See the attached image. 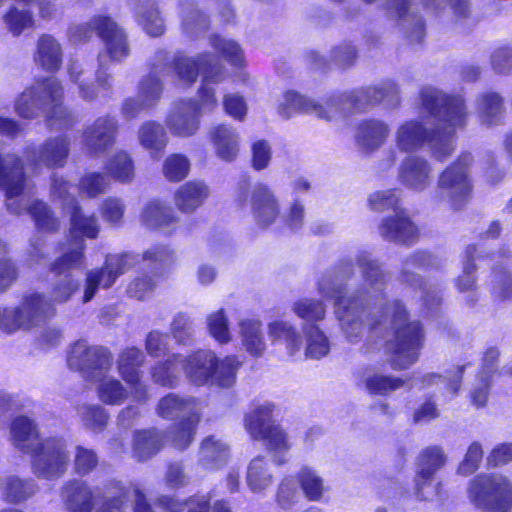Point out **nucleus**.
I'll list each match as a JSON object with an SVG mask.
<instances>
[{"mask_svg": "<svg viewBox=\"0 0 512 512\" xmlns=\"http://www.w3.org/2000/svg\"><path fill=\"white\" fill-rule=\"evenodd\" d=\"M389 279L379 262L366 251L358 252L354 260L343 259L326 272L318 282L320 294L335 301V315L345 338L359 342L368 329L373 337H385V353L394 370H404L416 363L424 345V331L419 321L408 322L401 302L392 300L374 307L383 296Z\"/></svg>", "mask_w": 512, "mask_h": 512, "instance_id": "obj_1", "label": "nucleus"}, {"mask_svg": "<svg viewBox=\"0 0 512 512\" xmlns=\"http://www.w3.org/2000/svg\"><path fill=\"white\" fill-rule=\"evenodd\" d=\"M0 188L5 191L6 208L10 213L21 215L27 211L42 231L55 232L60 228V221L44 202L34 201L27 206L23 195L29 188L20 157L0 154Z\"/></svg>", "mask_w": 512, "mask_h": 512, "instance_id": "obj_3", "label": "nucleus"}, {"mask_svg": "<svg viewBox=\"0 0 512 512\" xmlns=\"http://www.w3.org/2000/svg\"><path fill=\"white\" fill-rule=\"evenodd\" d=\"M77 414L83 425L90 430H102L108 421V414L99 404H81L77 407Z\"/></svg>", "mask_w": 512, "mask_h": 512, "instance_id": "obj_63", "label": "nucleus"}, {"mask_svg": "<svg viewBox=\"0 0 512 512\" xmlns=\"http://www.w3.org/2000/svg\"><path fill=\"white\" fill-rule=\"evenodd\" d=\"M181 9V28L188 37H197L204 33L209 25L207 16L199 10L194 0H179Z\"/></svg>", "mask_w": 512, "mask_h": 512, "instance_id": "obj_42", "label": "nucleus"}, {"mask_svg": "<svg viewBox=\"0 0 512 512\" xmlns=\"http://www.w3.org/2000/svg\"><path fill=\"white\" fill-rule=\"evenodd\" d=\"M398 182L414 192H423L433 181V167L430 161L420 155L405 156L397 170Z\"/></svg>", "mask_w": 512, "mask_h": 512, "instance_id": "obj_20", "label": "nucleus"}, {"mask_svg": "<svg viewBox=\"0 0 512 512\" xmlns=\"http://www.w3.org/2000/svg\"><path fill=\"white\" fill-rule=\"evenodd\" d=\"M239 206L250 207L252 218L257 226L268 228L280 216V202L274 191L264 183H257L251 190L241 188L236 196Z\"/></svg>", "mask_w": 512, "mask_h": 512, "instance_id": "obj_15", "label": "nucleus"}, {"mask_svg": "<svg viewBox=\"0 0 512 512\" xmlns=\"http://www.w3.org/2000/svg\"><path fill=\"white\" fill-rule=\"evenodd\" d=\"M85 248L84 240H78V243L69 241V249L61 256L56 258L50 264V271L56 275H70L69 272L74 269H81L85 266Z\"/></svg>", "mask_w": 512, "mask_h": 512, "instance_id": "obj_43", "label": "nucleus"}, {"mask_svg": "<svg viewBox=\"0 0 512 512\" xmlns=\"http://www.w3.org/2000/svg\"><path fill=\"white\" fill-rule=\"evenodd\" d=\"M292 311L307 322L324 319L326 308L322 301L313 298H302L292 304Z\"/></svg>", "mask_w": 512, "mask_h": 512, "instance_id": "obj_64", "label": "nucleus"}, {"mask_svg": "<svg viewBox=\"0 0 512 512\" xmlns=\"http://www.w3.org/2000/svg\"><path fill=\"white\" fill-rule=\"evenodd\" d=\"M241 366L235 356L218 359L215 352L199 349L188 355H182L180 367L186 378L196 386H216L230 388L236 381Z\"/></svg>", "mask_w": 512, "mask_h": 512, "instance_id": "obj_7", "label": "nucleus"}, {"mask_svg": "<svg viewBox=\"0 0 512 512\" xmlns=\"http://www.w3.org/2000/svg\"><path fill=\"white\" fill-rule=\"evenodd\" d=\"M390 135L387 123L378 119H367L358 124L355 133L357 147L364 153L380 149Z\"/></svg>", "mask_w": 512, "mask_h": 512, "instance_id": "obj_27", "label": "nucleus"}, {"mask_svg": "<svg viewBox=\"0 0 512 512\" xmlns=\"http://www.w3.org/2000/svg\"><path fill=\"white\" fill-rule=\"evenodd\" d=\"M243 348L251 356L260 357L266 350L262 323L257 319H242L238 323Z\"/></svg>", "mask_w": 512, "mask_h": 512, "instance_id": "obj_39", "label": "nucleus"}, {"mask_svg": "<svg viewBox=\"0 0 512 512\" xmlns=\"http://www.w3.org/2000/svg\"><path fill=\"white\" fill-rule=\"evenodd\" d=\"M62 47L52 35H41L36 44L34 62L46 71H57L62 64Z\"/></svg>", "mask_w": 512, "mask_h": 512, "instance_id": "obj_38", "label": "nucleus"}, {"mask_svg": "<svg viewBox=\"0 0 512 512\" xmlns=\"http://www.w3.org/2000/svg\"><path fill=\"white\" fill-rule=\"evenodd\" d=\"M37 485L31 479L22 480L16 476H7L1 482V492L5 501L20 503L35 494Z\"/></svg>", "mask_w": 512, "mask_h": 512, "instance_id": "obj_52", "label": "nucleus"}, {"mask_svg": "<svg viewBox=\"0 0 512 512\" xmlns=\"http://www.w3.org/2000/svg\"><path fill=\"white\" fill-rule=\"evenodd\" d=\"M164 444V435L157 429L135 432L133 455L139 462L147 461L159 452Z\"/></svg>", "mask_w": 512, "mask_h": 512, "instance_id": "obj_45", "label": "nucleus"}, {"mask_svg": "<svg viewBox=\"0 0 512 512\" xmlns=\"http://www.w3.org/2000/svg\"><path fill=\"white\" fill-rule=\"evenodd\" d=\"M140 144L150 151L153 158H158L159 153L166 147L168 138L164 127L157 122L147 121L138 130Z\"/></svg>", "mask_w": 512, "mask_h": 512, "instance_id": "obj_49", "label": "nucleus"}, {"mask_svg": "<svg viewBox=\"0 0 512 512\" xmlns=\"http://www.w3.org/2000/svg\"><path fill=\"white\" fill-rule=\"evenodd\" d=\"M394 142L397 149L404 153L415 152L428 143L434 157L439 161H444L452 154L449 139L443 142L439 138V133L415 119L406 120L396 128Z\"/></svg>", "mask_w": 512, "mask_h": 512, "instance_id": "obj_11", "label": "nucleus"}, {"mask_svg": "<svg viewBox=\"0 0 512 512\" xmlns=\"http://www.w3.org/2000/svg\"><path fill=\"white\" fill-rule=\"evenodd\" d=\"M136 7L137 21L144 31L153 37L164 32V21L160 16L154 0H137Z\"/></svg>", "mask_w": 512, "mask_h": 512, "instance_id": "obj_51", "label": "nucleus"}, {"mask_svg": "<svg viewBox=\"0 0 512 512\" xmlns=\"http://www.w3.org/2000/svg\"><path fill=\"white\" fill-rule=\"evenodd\" d=\"M480 248L477 245H469L465 250V262L463 273L456 279V287L459 292H468L467 301L474 303L476 301L475 293V277L474 271L476 266L473 264L477 258Z\"/></svg>", "mask_w": 512, "mask_h": 512, "instance_id": "obj_53", "label": "nucleus"}, {"mask_svg": "<svg viewBox=\"0 0 512 512\" xmlns=\"http://www.w3.org/2000/svg\"><path fill=\"white\" fill-rule=\"evenodd\" d=\"M467 495L470 502L486 512L512 508V482L502 474L482 473L469 481Z\"/></svg>", "mask_w": 512, "mask_h": 512, "instance_id": "obj_9", "label": "nucleus"}, {"mask_svg": "<svg viewBox=\"0 0 512 512\" xmlns=\"http://www.w3.org/2000/svg\"><path fill=\"white\" fill-rule=\"evenodd\" d=\"M92 382H97V396L106 405H121L129 396L128 389L120 380L112 376L103 374L98 379H93Z\"/></svg>", "mask_w": 512, "mask_h": 512, "instance_id": "obj_48", "label": "nucleus"}, {"mask_svg": "<svg viewBox=\"0 0 512 512\" xmlns=\"http://www.w3.org/2000/svg\"><path fill=\"white\" fill-rule=\"evenodd\" d=\"M157 414L164 419L181 420L200 417V405L193 397H181L174 393L162 397L157 405Z\"/></svg>", "mask_w": 512, "mask_h": 512, "instance_id": "obj_31", "label": "nucleus"}, {"mask_svg": "<svg viewBox=\"0 0 512 512\" xmlns=\"http://www.w3.org/2000/svg\"><path fill=\"white\" fill-rule=\"evenodd\" d=\"M200 417L180 420L170 432L169 439L178 450L186 449L194 439Z\"/></svg>", "mask_w": 512, "mask_h": 512, "instance_id": "obj_62", "label": "nucleus"}, {"mask_svg": "<svg viewBox=\"0 0 512 512\" xmlns=\"http://www.w3.org/2000/svg\"><path fill=\"white\" fill-rule=\"evenodd\" d=\"M429 10L439 13L449 4L455 24L462 31L474 25L470 17L468 0H443L440 5H434L429 0H421ZM385 9L389 17L398 21L399 26L411 43H420L425 35V25L417 12L414 0H386Z\"/></svg>", "mask_w": 512, "mask_h": 512, "instance_id": "obj_5", "label": "nucleus"}, {"mask_svg": "<svg viewBox=\"0 0 512 512\" xmlns=\"http://www.w3.org/2000/svg\"><path fill=\"white\" fill-rule=\"evenodd\" d=\"M223 66L212 53L199 54L196 57L180 56L173 62L174 72L178 81L191 86L196 82L199 73L204 75L207 66Z\"/></svg>", "mask_w": 512, "mask_h": 512, "instance_id": "obj_30", "label": "nucleus"}, {"mask_svg": "<svg viewBox=\"0 0 512 512\" xmlns=\"http://www.w3.org/2000/svg\"><path fill=\"white\" fill-rule=\"evenodd\" d=\"M156 62L152 63L151 72L139 84L138 97L143 99L144 105L154 107L161 98L163 83L158 74L164 75L168 71V55L165 51L156 54Z\"/></svg>", "mask_w": 512, "mask_h": 512, "instance_id": "obj_29", "label": "nucleus"}, {"mask_svg": "<svg viewBox=\"0 0 512 512\" xmlns=\"http://www.w3.org/2000/svg\"><path fill=\"white\" fill-rule=\"evenodd\" d=\"M107 174L114 180L121 183H129L134 179V162L125 151H119L110 157L106 164Z\"/></svg>", "mask_w": 512, "mask_h": 512, "instance_id": "obj_55", "label": "nucleus"}, {"mask_svg": "<svg viewBox=\"0 0 512 512\" xmlns=\"http://www.w3.org/2000/svg\"><path fill=\"white\" fill-rule=\"evenodd\" d=\"M63 87L53 76L36 80L19 94L14 102V110L24 119L45 116L51 128L64 129L72 125L73 118L62 105Z\"/></svg>", "mask_w": 512, "mask_h": 512, "instance_id": "obj_4", "label": "nucleus"}, {"mask_svg": "<svg viewBox=\"0 0 512 512\" xmlns=\"http://www.w3.org/2000/svg\"><path fill=\"white\" fill-rule=\"evenodd\" d=\"M70 152V140L65 136L46 139L38 147H28L26 160L34 167L60 168L67 161Z\"/></svg>", "mask_w": 512, "mask_h": 512, "instance_id": "obj_19", "label": "nucleus"}, {"mask_svg": "<svg viewBox=\"0 0 512 512\" xmlns=\"http://www.w3.org/2000/svg\"><path fill=\"white\" fill-rule=\"evenodd\" d=\"M276 409L274 403L264 402L255 406L244 417V427L247 433L254 440H259L264 434L278 423L273 419Z\"/></svg>", "mask_w": 512, "mask_h": 512, "instance_id": "obj_36", "label": "nucleus"}, {"mask_svg": "<svg viewBox=\"0 0 512 512\" xmlns=\"http://www.w3.org/2000/svg\"><path fill=\"white\" fill-rule=\"evenodd\" d=\"M70 214L68 241L96 239L100 232V223L95 214H86L79 204L67 211Z\"/></svg>", "mask_w": 512, "mask_h": 512, "instance_id": "obj_34", "label": "nucleus"}, {"mask_svg": "<svg viewBox=\"0 0 512 512\" xmlns=\"http://www.w3.org/2000/svg\"><path fill=\"white\" fill-rule=\"evenodd\" d=\"M140 219L146 227L165 233L175 230L179 221L173 208L158 200L150 201L144 206Z\"/></svg>", "mask_w": 512, "mask_h": 512, "instance_id": "obj_32", "label": "nucleus"}, {"mask_svg": "<svg viewBox=\"0 0 512 512\" xmlns=\"http://www.w3.org/2000/svg\"><path fill=\"white\" fill-rule=\"evenodd\" d=\"M131 496L134 499L135 512H153L145 494L136 483L125 487L119 481L112 480L103 488L93 489L85 481L70 480L61 489L67 512H92L98 499H101L102 504L96 512H123L122 506Z\"/></svg>", "mask_w": 512, "mask_h": 512, "instance_id": "obj_2", "label": "nucleus"}, {"mask_svg": "<svg viewBox=\"0 0 512 512\" xmlns=\"http://www.w3.org/2000/svg\"><path fill=\"white\" fill-rule=\"evenodd\" d=\"M145 356L136 347H129L121 351L117 360V368L124 381H136L141 374L139 368L143 365Z\"/></svg>", "mask_w": 512, "mask_h": 512, "instance_id": "obj_56", "label": "nucleus"}, {"mask_svg": "<svg viewBox=\"0 0 512 512\" xmlns=\"http://www.w3.org/2000/svg\"><path fill=\"white\" fill-rule=\"evenodd\" d=\"M29 454L31 455V470L40 479L56 480L61 478L70 463L67 442L60 437L42 440Z\"/></svg>", "mask_w": 512, "mask_h": 512, "instance_id": "obj_12", "label": "nucleus"}, {"mask_svg": "<svg viewBox=\"0 0 512 512\" xmlns=\"http://www.w3.org/2000/svg\"><path fill=\"white\" fill-rule=\"evenodd\" d=\"M446 460L439 446H430L420 452L414 477V493L418 500L429 501L438 494L440 483L434 484V475L444 467Z\"/></svg>", "mask_w": 512, "mask_h": 512, "instance_id": "obj_17", "label": "nucleus"}, {"mask_svg": "<svg viewBox=\"0 0 512 512\" xmlns=\"http://www.w3.org/2000/svg\"><path fill=\"white\" fill-rule=\"evenodd\" d=\"M303 331L306 337V358L319 360L326 357L330 352V342L326 334L314 324L305 325Z\"/></svg>", "mask_w": 512, "mask_h": 512, "instance_id": "obj_54", "label": "nucleus"}, {"mask_svg": "<svg viewBox=\"0 0 512 512\" xmlns=\"http://www.w3.org/2000/svg\"><path fill=\"white\" fill-rule=\"evenodd\" d=\"M226 78L224 66H207L201 79L198 90L200 115L204 112H212L218 106V100L213 85L219 84Z\"/></svg>", "mask_w": 512, "mask_h": 512, "instance_id": "obj_37", "label": "nucleus"}, {"mask_svg": "<svg viewBox=\"0 0 512 512\" xmlns=\"http://www.w3.org/2000/svg\"><path fill=\"white\" fill-rule=\"evenodd\" d=\"M421 108L430 116L444 125L443 130L436 128L439 138L452 144L455 149V134L464 129L469 121V111L466 100L461 94H448L433 86H424L419 93Z\"/></svg>", "mask_w": 512, "mask_h": 512, "instance_id": "obj_6", "label": "nucleus"}, {"mask_svg": "<svg viewBox=\"0 0 512 512\" xmlns=\"http://www.w3.org/2000/svg\"><path fill=\"white\" fill-rule=\"evenodd\" d=\"M268 333L273 341L285 344L287 353L290 356H295L303 347L301 335L295 326L288 321L275 320L271 322L268 325Z\"/></svg>", "mask_w": 512, "mask_h": 512, "instance_id": "obj_46", "label": "nucleus"}, {"mask_svg": "<svg viewBox=\"0 0 512 512\" xmlns=\"http://www.w3.org/2000/svg\"><path fill=\"white\" fill-rule=\"evenodd\" d=\"M381 237L399 244H412L418 238V229L404 211L382 219L379 225Z\"/></svg>", "mask_w": 512, "mask_h": 512, "instance_id": "obj_26", "label": "nucleus"}, {"mask_svg": "<svg viewBox=\"0 0 512 512\" xmlns=\"http://www.w3.org/2000/svg\"><path fill=\"white\" fill-rule=\"evenodd\" d=\"M339 101L340 113L364 111L378 104L386 108H395L400 103L398 85L392 80H383L375 85L343 93L331 102Z\"/></svg>", "mask_w": 512, "mask_h": 512, "instance_id": "obj_13", "label": "nucleus"}, {"mask_svg": "<svg viewBox=\"0 0 512 512\" xmlns=\"http://www.w3.org/2000/svg\"><path fill=\"white\" fill-rule=\"evenodd\" d=\"M200 107L193 99L175 103L166 119V125L172 134L189 137L194 135L200 125Z\"/></svg>", "mask_w": 512, "mask_h": 512, "instance_id": "obj_23", "label": "nucleus"}, {"mask_svg": "<svg viewBox=\"0 0 512 512\" xmlns=\"http://www.w3.org/2000/svg\"><path fill=\"white\" fill-rule=\"evenodd\" d=\"M474 110L482 126L491 128L502 125L506 113L505 98L497 91L485 90L476 96Z\"/></svg>", "mask_w": 512, "mask_h": 512, "instance_id": "obj_25", "label": "nucleus"}, {"mask_svg": "<svg viewBox=\"0 0 512 512\" xmlns=\"http://www.w3.org/2000/svg\"><path fill=\"white\" fill-rule=\"evenodd\" d=\"M336 97L337 95H333L327 99L325 108L296 91H287L279 103L278 111L285 118H290L295 113H313L321 119L331 120L336 113L341 114L339 101L331 102Z\"/></svg>", "mask_w": 512, "mask_h": 512, "instance_id": "obj_21", "label": "nucleus"}, {"mask_svg": "<svg viewBox=\"0 0 512 512\" xmlns=\"http://www.w3.org/2000/svg\"><path fill=\"white\" fill-rule=\"evenodd\" d=\"M210 45L232 66L239 67L244 63V52L236 41L214 35L210 38Z\"/></svg>", "mask_w": 512, "mask_h": 512, "instance_id": "obj_61", "label": "nucleus"}, {"mask_svg": "<svg viewBox=\"0 0 512 512\" xmlns=\"http://www.w3.org/2000/svg\"><path fill=\"white\" fill-rule=\"evenodd\" d=\"M13 445L24 453H30L41 441L38 440V431L34 422L25 416L17 417L10 428Z\"/></svg>", "mask_w": 512, "mask_h": 512, "instance_id": "obj_41", "label": "nucleus"}, {"mask_svg": "<svg viewBox=\"0 0 512 512\" xmlns=\"http://www.w3.org/2000/svg\"><path fill=\"white\" fill-rule=\"evenodd\" d=\"M273 474L269 461L264 456L253 458L247 467L246 483L254 493H261L271 486Z\"/></svg>", "mask_w": 512, "mask_h": 512, "instance_id": "obj_47", "label": "nucleus"}, {"mask_svg": "<svg viewBox=\"0 0 512 512\" xmlns=\"http://www.w3.org/2000/svg\"><path fill=\"white\" fill-rule=\"evenodd\" d=\"M440 260L429 252L416 251L406 257L402 263L400 280L416 288L418 285L421 287L422 299L428 309H432L440 304L441 297L439 291L436 289L431 290L426 284L422 286L421 279L415 271H422L429 268H438Z\"/></svg>", "mask_w": 512, "mask_h": 512, "instance_id": "obj_18", "label": "nucleus"}, {"mask_svg": "<svg viewBox=\"0 0 512 512\" xmlns=\"http://www.w3.org/2000/svg\"><path fill=\"white\" fill-rule=\"evenodd\" d=\"M209 138L216 155L227 162L233 161L239 152L238 132L229 125L218 124L209 130Z\"/></svg>", "mask_w": 512, "mask_h": 512, "instance_id": "obj_35", "label": "nucleus"}, {"mask_svg": "<svg viewBox=\"0 0 512 512\" xmlns=\"http://www.w3.org/2000/svg\"><path fill=\"white\" fill-rule=\"evenodd\" d=\"M258 441L263 442L276 464L282 465L288 461L292 442L286 430L279 423L273 426L263 437H260Z\"/></svg>", "mask_w": 512, "mask_h": 512, "instance_id": "obj_40", "label": "nucleus"}, {"mask_svg": "<svg viewBox=\"0 0 512 512\" xmlns=\"http://www.w3.org/2000/svg\"><path fill=\"white\" fill-rule=\"evenodd\" d=\"M138 261V256L129 252L107 255L102 267L86 271L82 302H90L99 289L112 287L116 280Z\"/></svg>", "mask_w": 512, "mask_h": 512, "instance_id": "obj_14", "label": "nucleus"}, {"mask_svg": "<svg viewBox=\"0 0 512 512\" xmlns=\"http://www.w3.org/2000/svg\"><path fill=\"white\" fill-rule=\"evenodd\" d=\"M405 381L399 377L373 373L364 379V386L372 395L384 396L390 392L402 388Z\"/></svg>", "mask_w": 512, "mask_h": 512, "instance_id": "obj_59", "label": "nucleus"}, {"mask_svg": "<svg viewBox=\"0 0 512 512\" xmlns=\"http://www.w3.org/2000/svg\"><path fill=\"white\" fill-rule=\"evenodd\" d=\"M211 495H195L190 497L185 504L174 498L163 496L157 500V505L165 512H183L187 507L188 512H231L229 505L223 500H216L211 504Z\"/></svg>", "mask_w": 512, "mask_h": 512, "instance_id": "obj_28", "label": "nucleus"}, {"mask_svg": "<svg viewBox=\"0 0 512 512\" xmlns=\"http://www.w3.org/2000/svg\"><path fill=\"white\" fill-rule=\"evenodd\" d=\"M19 309L24 330L38 327L52 319L56 314L54 304L43 293L39 292L26 294L19 305Z\"/></svg>", "mask_w": 512, "mask_h": 512, "instance_id": "obj_24", "label": "nucleus"}, {"mask_svg": "<svg viewBox=\"0 0 512 512\" xmlns=\"http://www.w3.org/2000/svg\"><path fill=\"white\" fill-rule=\"evenodd\" d=\"M117 130L118 125L114 117H99L84 129L82 143L89 154L101 155L113 146Z\"/></svg>", "mask_w": 512, "mask_h": 512, "instance_id": "obj_22", "label": "nucleus"}, {"mask_svg": "<svg viewBox=\"0 0 512 512\" xmlns=\"http://www.w3.org/2000/svg\"><path fill=\"white\" fill-rule=\"evenodd\" d=\"M229 447L222 439L206 437L200 447L199 460L208 469H219L227 463Z\"/></svg>", "mask_w": 512, "mask_h": 512, "instance_id": "obj_44", "label": "nucleus"}, {"mask_svg": "<svg viewBox=\"0 0 512 512\" xmlns=\"http://www.w3.org/2000/svg\"><path fill=\"white\" fill-rule=\"evenodd\" d=\"M112 359L111 353L106 348L89 345L85 340H79L70 348L67 365L92 381L110 371Z\"/></svg>", "mask_w": 512, "mask_h": 512, "instance_id": "obj_16", "label": "nucleus"}, {"mask_svg": "<svg viewBox=\"0 0 512 512\" xmlns=\"http://www.w3.org/2000/svg\"><path fill=\"white\" fill-rule=\"evenodd\" d=\"M297 482L304 496L309 501H319L326 491L323 478L310 467H302L300 469L297 475Z\"/></svg>", "mask_w": 512, "mask_h": 512, "instance_id": "obj_57", "label": "nucleus"}, {"mask_svg": "<svg viewBox=\"0 0 512 512\" xmlns=\"http://www.w3.org/2000/svg\"><path fill=\"white\" fill-rule=\"evenodd\" d=\"M472 162V155L463 153L439 174L436 197L440 201H447L454 209H460L467 202L473 188Z\"/></svg>", "mask_w": 512, "mask_h": 512, "instance_id": "obj_10", "label": "nucleus"}, {"mask_svg": "<svg viewBox=\"0 0 512 512\" xmlns=\"http://www.w3.org/2000/svg\"><path fill=\"white\" fill-rule=\"evenodd\" d=\"M206 326L209 335L219 344H227L232 340L229 320L224 309H219L207 315Z\"/></svg>", "mask_w": 512, "mask_h": 512, "instance_id": "obj_60", "label": "nucleus"}, {"mask_svg": "<svg viewBox=\"0 0 512 512\" xmlns=\"http://www.w3.org/2000/svg\"><path fill=\"white\" fill-rule=\"evenodd\" d=\"M181 354H173L165 361H159L151 367V378L154 383L173 388L179 383Z\"/></svg>", "mask_w": 512, "mask_h": 512, "instance_id": "obj_50", "label": "nucleus"}, {"mask_svg": "<svg viewBox=\"0 0 512 512\" xmlns=\"http://www.w3.org/2000/svg\"><path fill=\"white\" fill-rule=\"evenodd\" d=\"M96 31L104 44V51L98 56L99 71L97 83L102 90V96H107L111 88L110 76L104 73L108 59L121 62L130 53V47L124 30L110 17L95 16L86 25L79 26L75 33L80 40L90 37V31Z\"/></svg>", "mask_w": 512, "mask_h": 512, "instance_id": "obj_8", "label": "nucleus"}, {"mask_svg": "<svg viewBox=\"0 0 512 512\" xmlns=\"http://www.w3.org/2000/svg\"><path fill=\"white\" fill-rule=\"evenodd\" d=\"M210 195L208 185L201 180H191L179 186L174 194L178 210L191 214L201 207Z\"/></svg>", "mask_w": 512, "mask_h": 512, "instance_id": "obj_33", "label": "nucleus"}, {"mask_svg": "<svg viewBox=\"0 0 512 512\" xmlns=\"http://www.w3.org/2000/svg\"><path fill=\"white\" fill-rule=\"evenodd\" d=\"M3 22L10 33L19 36L25 29L33 27L34 17L28 6L12 5L3 15Z\"/></svg>", "mask_w": 512, "mask_h": 512, "instance_id": "obj_58", "label": "nucleus"}]
</instances>
